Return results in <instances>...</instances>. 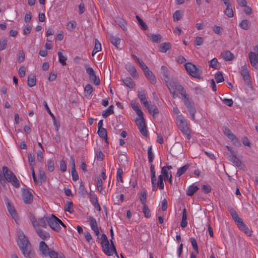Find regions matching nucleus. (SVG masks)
Instances as JSON below:
<instances>
[{
  "instance_id": "f257e3e1",
  "label": "nucleus",
  "mask_w": 258,
  "mask_h": 258,
  "mask_svg": "<svg viewBox=\"0 0 258 258\" xmlns=\"http://www.w3.org/2000/svg\"><path fill=\"white\" fill-rule=\"evenodd\" d=\"M161 71L163 76V79L172 97L174 98H176L178 87L182 86L177 82L176 79L173 78H169V72L166 67L162 66L161 67Z\"/></svg>"
},
{
  "instance_id": "f03ea898",
  "label": "nucleus",
  "mask_w": 258,
  "mask_h": 258,
  "mask_svg": "<svg viewBox=\"0 0 258 258\" xmlns=\"http://www.w3.org/2000/svg\"><path fill=\"white\" fill-rule=\"evenodd\" d=\"M18 244L22 253L25 257H29L31 255V246L28 238L23 232L18 230Z\"/></svg>"
},
{
  "instance_id": "7ed1b4c3",
  "label": "nucleus",
  "mask_w": 258,
  "mask_h": 258,
  "mask_svg": "<svg viewBox=\"0 0 258 258\" xmlns=\"http://www.w3.org/2000/svg\"><path fill=\"white\" fill-rule=\"evenodd\" d=\"M178 93L181 95L182 99L189 112L191 119L195 120L196 109L194 106V103L190 100L188 94L182 86L178 87Z\"/></svg>"
},
{
  "instance_id": "20e7f679",
  "label": "nucleus",
  "mask_w": 258,
  "mask_h": 258,
  "mask_svg": "<svg viewBox=\"0 0 258 258\" xmlns=\"http://www.w3.org/2000/svg\"><path fill=\"white\" fill-rule=\"evenodd\" d=\"M100 244L103 252L108 256H111L114 253L117 257H118L117 253L116 251L115 246L112 239L110 240L111 245L109 244L107 237L104 233L101 235Z\"/></svg>"
},
{
  "instance_id": "39448f33",
  "label": "nucleus",
  "mask_w": 258,
  "mask_h": 258,
  "mask_svg": "<svg viewBox=\"0 0 258 258\" xmlns=\"http://www.w3.org/2000/svg\"><path fill=\"white\" fill-rule=\"evenodd\" d=\"M172 166L171 165L164 166L161 169V174L158 176L156 180L157 189L159 187L160 190L164 188V180L172 175L171 170Z\"/></svg>"
},
{
  "instance_id": "423d86ee",
  "label": "nucleus",
  "mask_w": 258,
  "mask_h": 258,
  "mask_svg": "<svg viewBox=\"0 0 258 258\" xmlns=\"http://www.w3.org/2000/svg\"><path fill=\"white\" fill-rule=\"evenodd\" d=\"M176 120L180 130L186 136L187 140H190L191 138L190 132L184 116L182 114L177 115Z\"/></svg>"
},
{
  "instance_id": "0eeeda50",
  "label": "nucleus",
  "mask_w": 258,
  "mask_h": 258,
  "mask_svg": "<svg viewBox=\"0 0 258 258\" xmlns=\"http://www.w3.org/2000/svg\"><path fill=\"white\" fill-rule=\"evenodd\" d=\"M3 172L5 178L8 182L11 183L15 187L18 188L20 187V182L12 171L9 170L7 167L4 166L3 167Z\"/></svg>"
},
{
  "instance_id": "6e6552de",
  "label": "nucleus",
  "mask_w": 258,
  "mask_h": 258,
  "mask_svg": "<svg viewBox=\"0 0 258 258\" xmlns=\"http://www.w3.org/2000/svg\"><path fill=\"white\" fill-rule=\"evenodd\" d=\"M47 223L52 229L57 232L61 230L60 226L64 228H66L64 223L54 215H51V216L47 217Z\"/></svg>"
},
{
  "instance_id": "1a4fd4ad",
  "label": "nucleus",
  "mask_w": 258,
  "mask_h": 258,
  "mask_svg": "<svg viewBox=\"0 0 258 258\" xmlns=\"http://www.w3.org/2000/svg\"><path fill=\"white\" fill-rule=\"evenodd\" d=\"M187 72L192 77L199 78L202 74V68L200 66H196L191 63L188 62L184 64Z\"/></svg>"
},
{
  "instance_id": "9d476101",
  "label": "nucleus",
  "mask_w": 258,
  "mask_h": 258,
  "mask_svg": "<svg viewBox=\"0 0 258 258\" xmlns=\"http://www.w3.org/2000/svg\"><path fill=\"white\" fill-rule=\"evenodd\" d=\"M239 72L244 82L248 86L250 85V76L248 69V66L246 64L242 66L240 69Z\"/></svg>"
},
{
  "instance_id": "9b49d317",
  "label": "nucleus",
  "mask_w": 258,
  "mask_h": 258,
  "mask_svg": "<svg viewBox=\"0 0 258 258\" xmlns=\"http://www.w3.org/2000/svg\"><path fill=\"white\" fill-rule=\"evenodd\" d=\"M87 219L89 221V225L94 235L98 238L100 232L96 220L92 216H89Z\"/></svg>"
},
{
  "instance_id": "f8f14e48",
  "label": "nucleus",
  "mask_w": 258,
  "mask_h": 258,
  "mask_svg": "<svg viewBox=\"0 0 258 258\" xmlns=\"http://www.w3.org/2000/svg\"><path fill=\"white\" fill-rule=\"evenodd\" d=\"M6 205L7 208V210L12 217V218L15 220L16 222L18 220V217L17 215V213L15 209V207L13 204L8 200L6 201Z\"/></svg>"
},
{
  "instance_id": "ddd939ff",
  "label": "nucleus",
  "mask_w": 258,
  "mask_h": 258,
  "mask_svg": "<svg viewBox=\"0 0 258 258\" xmlns=\"http://www.w3.org/2000/svg\"><path fill=\"white\" fill-rule=\"evenodd\" d=\"M150 172H151V180L152 186V190L153 191H157V184L156 180L157 177L156 176V171L155 169V166L152 163H150Z\"/></svg>"
},
{
  "instance_id": "4468645a",
  "label": "nucleus",
  "mask_w": 258,
  "mask_h": 258,
  "mask_svg": "<svg viewBox=\"0 0 258 258\" xmlns=\"http://www.w3.org/2000/svg\"><path fill=\"white\" fill-rule=\"evenodd\" d=\"M125 69L133 78L135 79H138L139 78V74L133 64L129 62L126 63L125 65Z\"/></svg>"
},
{
  "instance_id": "2eb2a0df",
  "label": "nucleus",
  "mask_w": 258,
  "mask_h": 258,
  "mask_svg": "<svg viewBox=\"0 0 258 258\" xmlns=\"http://www.w3.org/2000/svg\"><path fill=\"white\" fill-rule=\"evenodd\" d=\"M143 105L148 110L150 113L153 116L158 114V109L154 103H149L148 101L147 104H144Z\"/></svg>"
},
{
  "instance_id": "dca6fc26",
  "label": "nucleus",
  "mask_w": 258,
  "mask_h": 258,
  "mask_svg": "<svg viewBox=\"0 0 258 258\" xmlns=\"http://www.w3.org/2000/svg\"><path fill=\"white\" fill-rule=\"evenodd\" d=\"M22 199L25 204H30L33 200V196L28 190L24 189L22 194Z\"/></svg>"
},
{
  "instance_id": "f3484780",
  "label": "nucleus",
  "mask_w": 258,
  "mask_h": 258,
  "mask_svg": "<svg viewBox=\"0 0 258 258\" xmlns=\"http://www.w3.org/2000/svg\"><path fill=\"white\" fill-rule=\"evenodd\" d=\"M39 248L41 254L45 256L48 255V252L51 250L49 248L47 245L43 241L40 242Z\"/></svg>"
},
{
  "instance_id": "a211bd4d",
  "label": "nucleus",
  "mask_w": 258,
  "mask_h": 258,
  "mask_svg": "<svg viewBox=\"0 0 258 258\" xmlns=\"http://www.w3.org/2000/svg\"><path fill=\"white\" fill-rule=\"evenodd\" d=\"M238 228L243 231L245 234L250 236L251 235V230L245 225L243 221L237 224Z\"/></svg>"
},
{
  "instance_id": "6ab92c4d",
  "label": "nucleus",
  "mask_w": 258,
  "mask_h": 258,
  "mask_svg": "<svg viewBox=\"0 0 258 258\" xmlns=\"http://www.w3.org/2000/svg\"><path fill=\"white\" fill-rule=\"evenodd\" d=\"M251 66L253 67L258 64V54L254 52H250L248 54Z\"/></svg>"
},
{
  "instance_id": "aec40b11",
  "label": "nucleus",
  "mask_w": 258,
  "mask_h": 258,
  "mask_svg": "<svg viewBox=\"0 0 258 258\" xmlns=\"http://www.w3.org/2000/svg\"><path fill=\"white\" fill-rule=\"evenodd\" d=\"M138 97L143 105L147 104L148 101L146 99L145 91L142 88H139L138 90Z\"/></svg>"
},
{
  "instance_id": "412c9836",
  "label": "nucleus",
  "mask_w": 258,
  "mask_h": 258,
  "mask_svg": "<svg viewBox=\"0 0 258 258\" xmlns=\"http://www.w3.org/2000/svg\"><path fill=\"white\" fill-rule=\"evenodd\" d=\"M199 189V187L195 183L189 186L186 191V194L188 196H192Z\"/></svg>"
},
{
  "instance_id": "4be33fe9",
  "label": "nucleus",
  "mask_w": 258,
  "mask_h": 258,
  "mask_svg": "<svg viewBox=\"0 0 258 258\" xmlns=\"http://www.w3.org/2000/svg\"><path fill=\"white\" fill-rule=\"evenodd\" d=\"M144 73L145 76L152 84H155L156 83V79L153 73L149 69Z\"/></svg>"
},
{
  "instance_id": "5701e85b",
  "label": "nucleus",
  "mask_w": 258,
  "mask_h": 258,
  "mask_svg": "<svg viewBox=\"0 0 258 258\" xmlns=\"http://www.w3.org/2000/svg\"><path fill=\"white\" fill-rule=\"evenodd\" d=\"M228 158L236 166L240 167L241 166V161L237 158L236 154H230L228 155Z\"/></svg>"
},
{
  "instance_id": "b1692460",
  "label": "nucleus",
  "mask_w": 258,
  "mask_h": 258,
  "mask_svg": "<svg viewBox=\"0 0 258 258\" xmlns=\"http://www.w3.org/2000/svg\"><path fill=\"white\" fill-rule=\"evenodd\" d=\"M35 229L37 234L42 239L46 240L50 237V235L48 232L42 230L38 227Z\"/></svg>"
},
{
  "instance_id": "393cba45",
  "label": "nucleus",
  "mask_w": 258,
  "mask_h": 258,
  "mask_svg": "<svg viewBox=\"0 0 258 258\" xmlns=\"http://www.w3.org/2000/svg\"><path fill=\"white\" fill-rule=\"evenodd\" d=\"M123 83L127 87L133 89L136 86V84L130 77H126L122 80Z\"/></svg>"
},
{
  "instance_id": "a878e982",
  "label": "nucleus",
  "mask_w": 258,
  "mask_h": 258,
  "mask_svg": "<svg viewBox=\"0 0 258 258\" xmlns=\"http://www.w3.org/2000/svg\"><path fill=\"white\" fill-rule=\"evenodd\" d=\"M63 50L62 49H60L58 52V60L59 62L62 65L65 66L66 64V60L67 59V56L66 55L63 54L62 52Z\"/></svg>"
},
{
  "instance_id": "bb28decb",
  "label": "nucleus",
  "mask_w": 258,
  "mask_h": 258,
  "mask_svg": "<svg viewBox=\"0 0 258 258\" xmlns=\"http://www.w3.org/2000/svg\"><path fill=\"white\" fill-rule=\"evenodd\" d=\"M189 165L188 164H186L183 166L181 167H180L178 169L177 171L176 174V176L177 177H179L182 174H184L186 171L189 169Z\"/></svg>"
},
{
  "instance_id": "cd10ccee",
  "label": "nucleus",
  "mask_w": 258,
  "mask_h": 258,
  "mask_svg": "<svg viewBox=\"0 0 258 258\" xmlns=\"http://www.w3.org/2000/svg\"><path fill=\"white\" fill-rule=\"evenodd\" d=\"M187 225V214H186V210L185 208H184L182 210V219L180 223V226L182 228H184L186 227Z\"/></svg>"
},
{
  "instance_id": "c85d7f7f",
  "label": "nucleus",
  "mask_w": 258,
  "mask_h": 258,
  "mask_svg": "<svg viewBox=\"0 0 258 258\" xmlns=\"http://www.w3.org/2000/svg\"><path fill=\"white\" fill-rule=\"evenodd\" d=\"M223 59L226 61L232 60L234 58V55L229 51H226L221 54Z\"/></svg>"
},
{
  "instance_id": "c756f323",
  "label": "nucleus",
  "mask_w": 258,
  "mask_h": 258,
  "mask_svg": "<svg viewBox=\"0 0 258 258\" xmlns=\"http://www.w3.org/2000/svg\"><path fill=\"white\" fill-rule=\"evenodd\" d=\"M97 133L100 138L105 140L106 142H108L107 133L105 128H98Z\"/></svg>"
},
{
  "instance_id": "7c9ffc66",
  "label": "nucleus",
  "mask_w": 258,
  "mask_h": 258,
  "mask_svg": "<svg viewBox=\"0 0 258 258\" xmlns=\"http://www.w3.org/2000/svg\"><path fill=\"white\" fill-rule=\"evenodd\" d=\"M250 25L251 23L248 20H243L239 24V27L245 30H248L250 28Z\"/></svg>"
},
{
  "instance_id": "2f4dec72",
  "label": "nucleus",
  "mask_w": 258,
  "mask_h": 258,
  "mask_svg": "<svg viewBox=\"0 0 258 258\" xmlns=\"http://www.w3.org/2000/svg\"><path fill=\"white\" fill-rule=\"evenodd\" d=\"M171 48L170 43L165 42L162 43L159 48V51L162 53H165L167 50Z\"/></svg>"
},
{
  "instance_id": "473e14b6",
  "label": "nucleus",
  "mask_w": 258,
  "mask_h": 258,
  "mask_svg": "<svg viewBox=\"0 0 258 258\" xmlns=\"http://www.w3.org/2000/svg\"><path fill=\"white\" fill-rule=\"evenodd\" d=\"M132 107L133 110L136 112L138 116H142L143 113L141 109L140 108L139 104L136 102H132L131 103Z\"/></svg>"
},
{
  "instance_id": "72a5a7b5",
  "label": "nucleus",
  "mask_w": 258,
  "mask_h": 258,
  "mask_svg": "<svg viewBox=\"0 0 258 258\" xmlns=\"http://www.w3.org/2000/svg\"><path fill=\"white\" fill-rule=\"evenodd\" d=\"M101 49H102V47H101V43L99 42V41L97 39H96L95 46L92 51V56H94L95 54H96L97 52L100 51L101 50Z\"/></svg>"
},
{
  "instance_id": "f704fd0d",
  "label": "nucleus",
  "mask_w": 258,
  "mask_h": 258,
  "mask_svg": "<svg viewBox=\"0 0 258 258\" xmlns=\"http://www.w3.org/2000/svg\"><path fill=\"white\" fill-rule=\"evenodd\" d=\"M183 16V12L179 10L176 11L173 14V20L177 22L181 20Z\"/></svg>"
},
{
  "instance_id": "c9c22d12",
  "label": "nucleus",
  "mask_w": 258,
  "mask_h": 258,
  "mask_svg": "<svg viewBox=\"0 0 258 258\" xmlns=\"http://www.w3.org/2000/svg\"><path fill=\"white\" fill-rule=\"evenodd\" d=\"M147 154H148V162L150 163H153V162L154 160V158H155V156H154V153L152 151V147L151 146H150L148 147V151H147Z\"/></svg>"
},
{
  "instance_id": "e433bc0d",
  "label": "nucleus",
  "mask_w": 258,
  "mask_h": 258,
  "mask_svg": "<svg viewBox=\"0 0 258 258\" xmlns=\"http://www.w3.org/2000/svg\"><path fill=\"white\" fill-rule=\"evenodd\" d=\"M113 113V106L110 105L106 109H105L102 113V116L104 118H106L110 115Z\"/></svg>"
},
{
  "instance_id": "4c0bfd02",
  "label": "nucleus",
  "mask_w": 258,
  "mask_h": 258,
  "mask_svg": "<svg viewBox=\"0 0 258 258\" xmlns=\"http://www.w3.org/2000/svg\"><path fill=\"white\" fill-rule=\"evenodd\" d=\"M110 41L111 43L116 48L118 47L120 42V39L118 37L114 36H111L110 37Z\"/></svg>"
},
{
  "instance_id": "58836bf2",
  "label": "nucleus",
  "mask_w": 258,
  "mask_h": 258,
  "mask_svg": "<svg viewBox=\"0 0 258 258\" xmlns=\"http://www.w3.org/2000/svg\"><path fill=\"white\" fill-rule=\"evenodd\" d=\"M209 66L214 69H218L220 68V65L217 59L216 58H214L209 62Z\"/></svg>"
},
{
  "instance_id": "ea45409f",
  "label": "nucleus",
  "mask_w": 258,
  "mask_h": 258,
  "mask_svg": "<svg viewBox=\"0 0 258 258\" xmlns=\"http://www.w3.org/2000/svg\"><path fill=\"white\" fill-rule=\"evenodd\" d=\"M225 15L229 18H232L234 16V13L232 5L226 6V9L224 11Z\"/></svg>"
},
{
  "instance_id": "a19ab883",
  "label": "nucleus",
  "mask_w": 258,
  "mask_h": 258,
  "mask_svg": "<svg viewBox=\"0 0 258 258\" xmlns=\"http://www.w3.org/2000/svg\"><path fill=\"white\" fill-rule=\"evenodd\" d=\"M27 85L30 87H32L36 85V77L34 75H30L28 77Z\"/></svg>"
},
{
  "instance_id": "79ce46f5",
  "label": "nucleus",
  "mask_w": 258,
  "mask_h": 258,
  "mask_svg": "<svg viewBox=\"0 0 258 258\" xmlns=\"http://www.w3.org/2000/svg\"><path fill=\"white\" fill-rule=\"evenodd\" d=\"M73 207L74 205L73 202L67 201L64 206V210L66 211H67L70 213H72L74 212Z\"/></svg>"
},
{
  "instance_id": "37998d69",
  "label": "nucleus",
  "mask_w": 258,
  "mask_h": 258,
  "mask_svg": "<svg viewBox=\"0 0 258 258\" xmlns=\"http://www.w3.org/2000/svg\"><path fill=\"white\" fill-rule=\"evenodd\" d=\"M139 130H140V133L145 137H147L148 136V132L147 130V127L146 124H143L141 125H137Z\"/></svg>"
},
{
  "instance_id": "c03bdc74",
  "label": "nucleus",
  "mask_w": 258,
  "mask_h": 258,
  "mask_svg": "<svg viewBox=\"0 0 258 258\" xmlns=\"http://www.w3.org/2000/svg\"><path fill=\"white\" fill-rule=\"evenodd\" d=\"M84 66L86 69V73L88 75L89 78L95 75V73L93 69L90 67L88 64H85Z\"/></svg>"
},
{
  "instance_id": "a18cd8bd",
  "label": "nucleus",
  "mask_w": 258,
  "mask_h": 258,
  "mask_svg": "<svg viewBox=\"0 0 258 258\" xmlns=\"http://www.w3.org/2000/svg\"><path fill=\"white\" fill-rule=\"evenodd\" d=\"M123 174V172L121 168H118L117 169L116 179L118 182H123V178H122Z\"/></svg>"
},
{
  "instance_id": "49530a36",
  "label": "nucleus",
  "mask_w": 258,
  "mask_h": 258,
  "mask_svg": "<svg viewBox=\"0 0 258 258\" xmlns=\"http://www.w3.org/2000/svg\"><path fill=\"white\" fill-rule=\"evenodd\" d=\"M143 213L145 217L149 218L151 216V212L147 205H143Z\"/></svg>"
},
{
  "instance_id": "de8ad7c7",
  "label": "nucleus",
  "mask_w": 258,
  "mask_h": 258,
  "mask_svg": "<svg viewBox=\"0 0 258 258\" xmlns=\"http://www.w3.org/2000/svg\"><path fill=\"white\" fill-rule=\"evenodd\" d=\"M47 217H41L39 219V221L38 222V228L39 226H41L44 228H46L47 226Z\"/></svg>"
},
{
  "instance_id": "09e8293b",
  "label": "nucleus",
  "mask_w": 258,
  "mask_h": 258,
  "mask_svg": "<svg viewBox=\"0 0 258 258\" xmlns=\"http://www.w3.org/2000/svg\"><path fill=\"white\" fill-rule=\"evenodd\" d=\"M140 200L143 205H146L147 194L145 190H142L141 191Z\"/></svg>"
},
{
  "instance_id": "8fccbe9b",
  "label": "nucleus",
  "mask_w": 258,
  "mask_h": 258,
  "mask_svg": "<svg viewBox=\"0 0 258 258\" xmlns=\"http://www.w3.org/2000/svg\"><path fill=\"white\" fill-rule=\"evenodd\" d=\"M77 23L75 21H70L67 24V29L70 31H73L76 27Z\"/></svg>"
},
{
  "instance_id": "3c124183",
  "label": "nucleus",
  "mask_w": 258,
  "mask_h": 258,
  "mask_svg": "<svg viewBox=\"0 0 258 258\" xmlns=\"http://www.w3.org/2000/svg\"><path fill=\"white\" fill-rule=\"evenodd\" d=\"M150 39L152 42L158 43L161 41V36L159 34H152L150 36Z\"/></svg>"
},
{
  "instance_id": "603ef678",
  "label": "nucleus",
  "mask_w": 258,
  "mask_h": 258,
  "mask_svg": "<svg viewBox=\"0 0 258 258\" xmlns=\"http://www.w3.org/2000/svg\"><path fill=\"white\" fill-rule=\"evenodd\" d=\"M28 162L31 166V168L34 167L35 165L34 155L32 153H29L28 154Z\"/></svg>"
},
{
  "instance_id": "864d4df0",
  "label": "nucleus",
  "mask_w": 258,
  "mask_h": 258,
  "mask_svg": "<svg viewBox=\"0 0 258 258\" xmlns=\"http://www.w3.org/2000/svg\"><path fill=\"white\" fill-rule=\"evenodd\" d=\"M48 169L49 171L52 172L54 170V161L52 159H49L47 161Z\"/></svg>"
},
{
  "instance_id": "5fc2aeb1",
  "label": "nucleus",
  "mask_w": 258,
  "mask_h": 258,
  "mask_svg": "<svg viewBox=\"0 0 258 258\" xmlns=\"http://www.w3.org/2000/svg\"><path fill=\"white\" fill-rule=\"evenodd\" d=\"M190 241L193 249L196 251L197 253H199V248L196 239L194 237H191L190 239Z\"/></svg>"
},
{
  "instance_id": "6e6d98bb",
  "label": "nucleus",
  "mask_w": 258,
  "mask_h": 258,
  "mask_svg": "<svg viewBox=\"0 0 258 258\" xmlns=\"http://www.w3.org/2000/svg\"><path fill=\"white\" fill-rule=\"evenodd\" d=\"M215 80L217 83H220L224 81L223 75L220 72H218L215 75Z\"/></svg>"
},
{
  "instance_id": "4d7b16f0",
  "label": "nucleus",
  "mask_w": 258,
  "mask_h": 258,
  "mask_svg": "<svg viewBox=\"0 0 258 258\" xmlns=\"http://www.w3.org/2000/svg\"><path fill=\"white\" fill-rule=\"evenodd\" d=\"M136 123L137 125L145 124V121L143 116V113H142V116H138L136 119Z\"/></svg>"
},
{
  "instance_id": "13d9d810",
  "label": "nucleus",
  "mask_w": 258,
  "mask_h": 258,
  "mask_svg": "<svg viewBox=\"0 0 258 258\" xmlns=\"http://www.w3.org/2000/svg\"><path fill=\"white\" fill-rule=\"evenodd\" d=\"M29 218H30V220L31 222H32L33 226L35 228V229L38 228V222H37L35 216L31 214V215H30Z\"/></svg>"
},
{
  "instance_id": "bf43d9fd",
  "label": "nucleus",
  "mask_w": 258,
  "mask_h": 258,
  "mask_svg": "<svg viewBox=\"0 0 258 258\" xmlns=\"http://www.w3.org/2000/svg\"><path fill=\"white\" fill-rule=\"evenodd\" d=\"M136 19L138 21L139 24L142 27L144 30H146L148 28L146 24L142 20V19L139 16H136Z\"/></svg>"
},
{
  "instance_id": "052dcab7",
  "label": "nucleus",
  "mask_w": 258,
  "mask_h": 258,
  "mask_svg": "<svg viewBox=\"0 0 258 258\" xmlns=\"http://www.w3.org/2000/svg\"><path fill=\"white\" fill-rule=\"evenodd\" d=\"M103 154L100 150H97L95 153V158L97 160L102 161L103 159Z\"/></svg>"
},
{
  "instance_id": "680f3d73",
  "label": "nucleus",
  "mask_w": 258,
  "mask_h": 258,
  "mask_svg": "<svg viewBox=\"0 0 258 258\" xmlns=\"http://www.w3.org/2000/svg\"><path fill=\"white\" fill-rule=\"evenodd\" d=\"M84 89L85 92L89 95H90L94 91L93 87L90 84L86 85Z\"/></svg>"
},
{
  "instance_id": "e2e57ef3",
  "label": "nucleus",
  "mask_w": 258,
  "mask_h": 258,
  "mask_svg": "<svg viewBox=\"0 0 258 258\" xmlns=\"http://www.w3.org/2000/svg\"><path fill=\"white\" fill-rule=\"evenodd\" d=\"M90 201L92 204L98 201L97 196L95 193L90 192Z\"/></svg>"
},
{
  "instance_id": "0e129e2a",
  "label": "nucleus",
  "mask_w": 258,
  "mask_h": 258,
  "mask_svg": "<svg viewBox=\"0 0 258 258\" xmlns=\"http://www.w3.org/2000/svg\"><path fill=\"white\" fill-rule=\"evenodd\" d=\"M202 189L205 194H209L211 191V187L209 185L203 184L201 187Z\"/></svg>"
},
{
  "instance_id": "69168bd1",
  "label": "nucleus",
  "mask_w": 258,
  "mask_h": 258,
  "mask_svg": "<svg viewBox=\"0 0 258 258\" xmlns=\"http://www.w3.org/2000/svg\"><path fill=\"white\" fill-rule=\"evenodd\" d=\"M116 22L123 30H124L126 29V23L123 19H119L116 21Z\"/></svg>"
},
{
  "instance_id": "338daca9",
  "label": "nucleus",
  "mask_w": 258,
  "mask_h": 258,
  "mask_svg": "<svg viewBox=\"0 0 258 258\" xmlns=\"http://www.w3.org/2000/svg\"><path fill=\"white\" fill-rule=\"evenodd\" d=\"M48 255H49L50 258H63L60 256L58 257L57 252L52 250H50L49 251L48 253Z\"/></svg>"
},
{
  "instance_id": "774afa93",
  "label": "nucleus",
  "mask_w": 258,
  "mask_h": 258,
  "mask_svg": "<svg viewBox=\"0 0 258 258\" xmlns=\"http://www.w3.org/2000/svg\"><path fill=\"white\" fill-rule=\"evenodd\" d=\"M228 139L233 142V144H236L238 143V141L237 138L235 136V135L232 133L228 136H227Z\"/></svg>"
}]
</instances>
